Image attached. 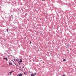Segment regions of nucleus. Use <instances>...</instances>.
<instances>
[{
  "mask_svg": "<svg viewBox=\"0 0 76 76\" xmlns=\"http://www.w3.org/2000/svg\"><path fill=\"white\" fill-rule=\"evenodd\" d=\"M6 61H8L7 58V57H6Z\"/></svg>",
  "mask_w": 76,
  "mask_h": 76,
  "instance_id": "10",
  "label": "nucleus"
},
{
  "mask_svg": "<svg viewBox=\"0 0 76 76\" xmlns=\"http://www.w3.org/2000/svg\"><path fill=\"white\" fill-rule=\"evenodd\" d=\"M31 76H34V75L33 74H31Z\"/></svg>",
  "mask_w": 76,
  "mask_h": 76,
  "instance_id": "6",
  "label": "nucleus"
},
{
  "mask_svg": "<svg viewBox=\"0 0 76 76\" xmlns=\"http://www.w3.org/2000/svg\"><path fill=\"white\" fill-rule=\"evenodd\" d=\"M19 69V70H21V69Z\"/></svg>",
  "mask_w": 76,
  "mask_h": 76,
  "instance_id": "19",
  "label": "nucleus"
},
{
  "mask_svg": "<svg viewBox=\"0 0 76 76\" xmlns=\"http://www.w3.org/2000/svg\"><path fill=\"white\" fill-rule=\"evenodd\" d=\"M50 55H52V53H50Z\"/></svg>",
  "mask_w": 76,
  "mask_h": 76,
  "instance_id": "20",
  "label": "nucleus"
},
{
  "mask_svg": "<svg viewBox=\"0 0 76 76\" xmlns=\"http://www.w3.org/2000/svg\"><path fill=\"white\" fill-rule=\"evenodd\" d=\"M36 57L35 58V59H36Z\"/></svg>",
  "mask_w": 76,
  "mask_h": 76,
  "instance_id": "22",
  "label": "nucleus"
},
{
  "mask_svg": "<svg viewBox=\"0 0 76 76\" xmlns=\"http://www.w3.org/2000/svg\"><path fill=\"white\" fill-rule=\"evenodd\" d=\"M9 65L10 66V65H12V62H11L10 63V62L9 63Z\"/></svg>",
  "mask_w": 76,
  "mask_h": 76,
  "instance_id": "3",
  "label": "nucleus"
},
{
  "mask_svg": "<svg viewBox=\"0 0 76 76\" xmlns=\"http://www.w3.org/2000/svg\"><path fill=\"white\" fill-rule=\"evenodd\" d=\"M37 75V73L35 72V73H34V76H35V75Z\"/></svg>",
  "mask_w": 76,
  "mask_h": 76,
  "instance_id": "7",
  "label": "nucleus"
},
{
  "mask_svg": "<svg viewBox=\"0 0 76 76\" xmlns=\"http://www.w3.org/2000/svg\"><path fill=\"white\" fill-rule=\"evenodd\" d=\"M7 32H8L9 31L8 30V28H7Z\"/></svg>",
  "mask_w": 76,
  "mask_h": 76,
  "instance_id": "15",
  "label": "nucleus"
},
{
  "mask_svg": "<svg viewBox=\"0 0 76 76\" xmlns=\"http://www.w3.org/2000/svg\"><path fill=\"white\" fill-rule=\"evenodd\" d=\"M30 44H32V42H30Z\"/></svg>",
  "mask_w": 76,
  "mask_h": 76,
  "instance_id": "16",
  "label": "nucleus"
},
{
  "mask_svg": "<svg viewBox=\"0 0 76 76\" xmlns=\"http://www.w3.org/2000/svg\"><path fill=\"white\" fill-rule=\"evenodd\" d=\"M19 62L20 63H22V60L20 59Z\"/></svg>",
  "mask_w": 76,
  "mask_h": 76,
  "instance_id": "1",
  "label": "nucleus"
},
{
  "mask_svg": "<svg viewBox=\"0 0 76 76\" xmlns=\"http://www.w3.org/2000/svg\"><path fill=\"white\" fill-rule=\"evenodd\" d=\"M63 61H66V59H64L63 60Z\"/></svg>",
  "mask_w": 76,
  "mask_h": 76,
  "instance_id": "12",
  "label": "nucleus"
},
{
  "mask_svg": "<svg viewBox=\"0 0 76 76\" xmlns=\"http://www.w3.org/2000/svg\"><path fill=\"white\" fill-rule=\"evenodd\" d=\"M29 73H31V72L29 71Z\"/></svg>",
  "mask_w": 76,
  "mask_h": 76,
  "instance_id": "21",
  "label": "nucleus"
},
{
  "mask_svg": "<svg viewBox=\"0 0 76 76\" xmlns=\"http://www.w3.org/2000/svg\"><path fill=\"white\" fill-rule=\"evenodd\" d=\"M6 58H3V59H6Z\"/></svg>",
  "mask_w": 76,
  "mask_h": 76,
  "instance_id": "17",
  "label": "nucleus"
},
{
  "mask_svg": "<svg viewBox=\"0 0 76 76\" xmlns=\"http://www.w3.org/2000/svg\"><path fill=\"white\" fill-rule=\"evenodd\" d=\"M2 67H3V66H2Z\"/></svg>",
  "mask_w": 76,
  "mask_h": 76,
  "instance_id": "25",
  "label": "nucleus"
},
{
  "mask_svg": "<svg viewBox=\"0 0 76 76\" xmlns=\"http://www.w3.org/2000/svg\"><path fill=\"white\" fill-rule=\"evenodd\" d=\"M18 63L19 64V65H20V63H19V62L18 61Z\"/></svg>",
  "mask_w": 76,
  "mask_h": 76,
  "instance_id": "13",
  "label": "nucleus"
},
{
  "mask_svg": "<svg viewBox=\"0 0 76 76\" xmlns=\"http://www.w3.org/2000/svg\"><path fill=\"white\" fill-rule=\"evenodd\" d=\"M19 67L20 68V66H19Z\"/></svg>",
  "mask_w": 76,
  "mask_h": 76,
  "instance_id": "24",
  "label": "nucleus"
},
{
  "mask_svg": "<svg viewBox=\"0 0 76 76\" xmlns=\"http://www.w3.org/2000/svg\"><path fill=\"white\" fill-rule=\"evenodd\" d=\"M22 68H24V69H25V67H24V66H23V67H22Z\"/></svg>",
  "mask_w": 76,
  "mask_h": 76,
  "instance_id": "18",
  "label": "nucleus"
},
{
  "mask_svg": "<svg viewBox=\"0 0 76 76\" xmlns=\"http://www.w3.org/2000/svg\"><path fill=\"white\" fill-rule=\"evenodd\" d=\"M14 61H18V60L17 59H14Z\"/></svg>",
  "mask_w": 76,
  "mask_h": 76,
  "instance_id": "5",
  "label": "nucleus"
},
{
  "mask_svg": "<svg viewBox=\"0 0 76 76\" xmlns=\"http://www.w3.org/2000/svg\"><path fill=\"white\" fill-rule=\"evenodd\" d=\"M66 46L67 47H69V45H66Z\"/></svg>",
  "mask_w": 76,
  "mask_h": 76,
  "instance_id": "11",
  "label": "nucleus"
},
{
  "mask_svg": "<svg viewBox=\"0 0 76 76\" xmlns=\"http://www.w3.org/2000/svg\"><path fill=\"white\" fill-rule=\"evenodd\" d=\"M22 75H23V74L20 73L19 75V76H22Z\"/></svg>",
  "mask_w": 76,
  "mask_h": 76,
  "instance_id": "2",
  "label": "nucleus"
},
{
  "mask_svg": "<svg viewBox=\"0 0 76 76\" xmlns=\"http://www.w3.org/2000/svg\"><path fill=\"white\" fill-rule=\"evenodd\" d=\"M9 75H11V73L9 72L8 74Z\"/></svg>",
  "mask_w": 76,
  "mask_h": 76,
  "instance_id": "9",
  "label": "nucleus"
},
{
  "mask_svg": "<svg viewBox=\"0 0 76 76\" xmlns=\"http://www.w3.org/2000/svg\"><path fill=\"white\" fill-rule=\"evenodd\" d=\"M13 72H14V71H11V72H10V73H13Z\"/></svg>",
  "mask_w": 76,
  "mask_h": 76,
  "instance_id": "4",
  "label": "nucleus"
},
{
  "mask_svg": "<svg viewBox=\"0 0 76 76\" xmlns=\"http://www.w3.org/2000/svg\"><path fill=\"white\" fill-rule=\"evenodd\" d=\"M42 1H44V0H42Z\"/></svg>",
  "mask_w": 76,
  "mask_h": 76,
  "instance_id": "23",
  "label": "nucleus"
},
{
  "mask_svg": "<svg viewBox=\"0 0 76 76\" xmlns=\"http://www.w3.org/2000/svg\"><path fill=\"white\" fill-rule=\"evenodd\" d=\"M15 65H16V66H19L16 65V64H15Z\"/></svg>",
  "mask_w": 76,
  "mask_h": 76,
  "instance_id": "14",
  "label": "nucleus"
},
{
  "mask_svg": "<svg viewBox=\"0 0 76 76\" xmlns=\"http://www.w3.org/2000/svg\"><path fill=\"white\" fill-rule=\"evenodd\" d=\"M24 75H26V74L25 72H24Z\"/></svg>",
  "mask_w": 76,
  "mask_h": 76,
  "instance_id": "8",
  "label": "nucleus"
}]
</instances>
